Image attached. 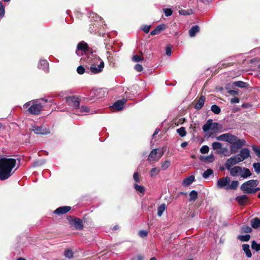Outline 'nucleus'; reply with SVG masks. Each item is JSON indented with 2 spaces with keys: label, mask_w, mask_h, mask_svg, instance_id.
<instances>
[{
  "label": "nucleus",
  "mask_w": 260,
  "mask_h": 260,
  "mask_svg": "<svg viewBox=\"0 0 260 260\" xmlns=\"http://www.w3.org/2000/svg\"><path fill=\"white\" fill-rule=\"evenodd\" d=\"M47 100L44 99L38 100L34 101H30L25 103L23 105L24 108H28L29 113L34 115H38L42 111L44 104Z\"/></svg>",
  "instance_id": "obj_3"
},
{
  "label": "nucleus",
  "mask_w": 260,
  "mask_h": 260,
  "mask_svg": "<svg viewBox=\"0 0 260 260\" xmlns=\"http://www.w3.org/2000/svg\"><path fill=\"white\" fill-rule=\"evenodd\" d=\"M209 151V148L207 145L203 146L200 149V152L202 154L207 153Z\"/></svg>",
  "instance_id": "obj_46"
},
{
  "label": "nucleus",
  "mask_w": 260,
  "mask_h": 260,
  "mask_svg": "<svg viewBox=\"0 0 260 260\" xmlns=\"http://www.w3.org/2000/svg\"><path fill=\"white\" fill-rule=\"evenodd\" d=\"M260 190V188L259 187H254L253 189V190H250V192H252V193H254L257 191H258V190Z\"/></svg>",
  "instance_id": "obj_58"
},
{
  "label": "nucleus",
  "mask_w": 260,
  "mask_h": 260,
  "mask_svg": "<svg viewBox=\"0 0 260 260\" xmlns=\"http://www.w3.org/2000/svg\"><path fill=\"white\" fill-rule=\"evenodd\" d=\"M239 99L238 98L234 97L231 99V103L232 104H236L239 103Z\"/></svg>",
  "instance_id": "obj_56"
},
{
  "label": "nucleus",
  "mask_w": 260,
  "mask_h": 260,
  "mask_svg": "<svg viewBox=\"0 0 260 260\" xmlns=\"http://www.w3.org/2000/svg\"><path fill=\"white\" fill-rule=\"evenodd\" d=\"M230 177L226 176L219 178L217 181V186L219 188H224L226 190H236L239 185L237 180L232 181L231 183Z\"/></svg>",
  "instance_id": "obj_4"
},
{
  "label": "nucleus",
  "mask_w": 260,
  "mask_h": 260,
  "mask_svg": "<svg viewBox=\"0 0 260 260\" xmlns=\"http://www.w3.org/2000/svg\"><path fill=\"white\" fill-rule=\"evenodd\" d=\"M242 231L244 233H250L252 231V229L248 225H244L242 227Z\"/></svg>",
  "instance_id": "obj_47"
},
{
  "label": "nucleus",
  "mask_w": 260,
  "mask_h": 260,
  "mask_svg": "<svg viewBox=\"0 0 260 260\" xmlns=\"http://www.w3.org/2000/svg\"><path fill=\"white\" fill-rule=\"evenodd\" d=\"M189 196V201H194L198 198V192L194 190H191Z\"/></svg>",
  "instance_id": "obj_31"
},
{
  "label": "nucleus",
  "mask_w": 260,
  "mask_h": 260,
  "mask_svg": "<svg viewBox=\"0 0 260 260\" xmlns=\"http://www.w3.org/2000/svg\"><path fill=\"white\" fill-rule=\"evenodd\" d=\"M237 155L239 156L241 161H242L250 156V151L248 148H243L240 151V153Z\"/></svg>",
  "instance_id": "obj_15"
},
{
  "label": "nucleus",
  "mask_w": 260,
  "mask_h": 260,
  "mask_svg": "<svg viewBox=\"0 0 260 260\" xmlns=\"http://www.w3.org/2000/svg\"><path fill=\"white\" fill-rule=\"evenodd\" d=\"M16 161L14 158H2L0 159V179L5 180L13 174L12 169L16 165Z\"/></svg>",
  "instance_id": "obj_1"
},
{
  "label": "nucleus",
  "mask_w": 260,
  "mask_h": 260,
  "mask_svg": "<svg viewBox=\"0 0 260 260\" xmlns=\"http://www.w3.org/2000/svg\"><path fill=\"white\" fill-rule=\"evenodd\" d=\"M149 260H156L155 257H151Z\"/></svg>",
  "instance_id": "obj_64"
},
{
  "label": "nucleus",
  "mask_w": 260,
  "mask_h": 260,
  "mask_svg": "<svg viewBox=\"0 0 260 260\" xmlns=\"http://www.w3.org/2000/svg\"><path fill=\"white\" fill-rule=\"evenodd\" d=\"M38 68L40 69H42L45 72L49 71V64L46 60H40L38 64Z\"/></svg>",
  "instance_id": "obj_19"
},
{
  "label": "nucleus",
  "mask_w": 260,
  "mask_h": 260,
  "mask_svg": "<svg viewBox=\"0 0 260 260\" xmlns=\"http://www.w3.org/2000/svg\"><path fill=\"white\" fill-rule=\"evenodd\" d=\"M164 151H159V149H153L148 155L147 160L149 161L156 162L162 157Z\"/></svg>",
  "instance_id": "obj_8"
},
{
  "label": "nucleus",
  "mask_w": 260,
  "mask_h": 260,
  "mask_svg": "<svg viewBox=\"0 0 260 260\" xmlns=\"http://www.w3.org/2000/svg\"><path fill=\"white\" fill-rule=\"evenodd\" d=\"M241 162L239 156L236 155L233 156L228 158L224 164L226 169H230L232 166L236 165Z\"/></svg>",
  "instance_id": "obj_10"
},
{
  "label": "nucleus",
  "mask_w": 260,
  "mask_h": 260,
  "mask_svg": "<svg viewBox=\"0 0 260 260\" xmlns=\"http://www.w3.org/2000/svg\"><path fill=\"white\" fill-rule=\"evenodd\" d=\"M134 69L137 72H141L143 70V67L141 64L138 63L134 66Z\"/></svg>",
  "instance_id": "obj_53"
},
{
  "label": "nucleus",
  "mask_w": 260,
  "mask_h": 260,
  "mask_svg": "<svg viewBox=\"0 0 260 260\" xmlns=\"http://www.w3.org/2000/svg\"><path fill=\"white\" fill-rule=\"evenodd\" d=\"M226 169L230 172V174L232 176L236 177L240 176L242 167L240 166H235L234 167L230 168V169Z\"/></svg>",
  "instance_id": "obj_16"
},
{
  "label": "nucleus",
  "mask_w": 260,
  "mask_h": 260,
  "mask_svg": "<svg viewBox=\"0 0 260 260\" xmlns=\"http://www.w3.org/2000/svg\"><path fill=\"white\" fill-rule=\"evenodd\" d=\"M71 208L70 206H62L57 208L54 211V213L57 215H61L68 212Z\"/></svg>",
  "instance_id": "obj_18"
},
{
  "label": "nucleus",
  "mask_w": 260,
  "mask_h": 260,
  "mask_svg": "<svg viewBox=\"0 0 260 260\" xmlns=\"http://www.w3.org/2000/svg\"><path fill=\"white\" fill-rule=\"evenodd\" d=\"M200 30V27L198 25H194L189 30V36L191 37H194L196 34Z\"/></svg>",
  "instance_id": "obj_26"
},
{
  "label": "nucleus",
  "mask_w": 260,
  "mask_h": 260,
  "mask_svg": "<svg viewBox=\"0 0 260 260\" xmlns=\"http://www.w3.org/2000/svg\"><path fill=\"white\" fill-rule=\"evenodd\" d=\"M212 147L213 150H217L219 154H224L225 152L228 151L227 148H222L221 144L218 142H213L212 144Z\"/></svg>",
  "instance_id": "obj_13"
},
{
  "label": "nucleus",
  "mask_w": 260,
  "mask_h": 260,
  "mask_svg": "<svg viewBox=\"0 0 260 260\" xmlns=\"http://www.w3.org/2000/svg\"><path fill=\"white\" fill-rule=\"evenodd\" d=\"M258 181L257 180H250L242 184L241 189L246 193H252L250 190H253L254 187H256L258 184Z\"/></svg>",
  "instance_id": "obj_6"
},
{
  "label": "nucleus",
  "mask_w": 260,
  "mask_h": 260,
  "mask_svg": "<svg viewBox=\"0 0 260 260\" xmlns=\"http://www.w3.org/2000/svg\"><path fill=\"white\" fill-rule=\"evenodd\" d=\"M91 52H92L90 51L87 43L84 42H81L78 44L77 50L76 51V53L78 56L83 55V53H84L88 58V55Z\"/></svg>",
  "instance_id": "obj_7"
},
{
  "label": "nucleus",
  "mask_w": 260,
  "mask_h": 260,
  "mask_svg": "<svg viewBox=\"0 0 260 260\" xmlns=\"http://www.w3.org/2000/svg\"><path fill=\"white\" fill-rule=\"evenodd\" d=\"M250 238V236L249 234H247L245 235H239L238 236V239L241 241L243 242H247L249 240Z\"/></svg>",
  "instance_id": "obj_37"
},
{
  "label": "nucleus",
  "mask_w": 260,
  "mask_h": 260,
  "mask_svg": "<svg viewBox=\"0 0 260 260\" xmlns=\"http://www.w3.org/2000/svg\"><path fill=\"white\" fill-rule=\"evenodd\" d=\"M148 235V232L146 230H141L139 232V235L141 238H145L147 237Z\"/></svg>",
  "instance_id": "obj_51"
},
{
  "label": "nucleus",
  "mask_w": 260,
  "mask_h": 260,
  "mask_svg": "<svg viewBox=\"0 0 260 260\" xmlns=\"http://www.w3.org/2000/svg\"><path fill=\"white\" fill-rule=\"evenodd\" d=\"M229 135V133L222 134V135L217 137L216 140H217L218 141H223L225 142H227Z\"/></svg>",
  "instance_id": "obj_35"
},
{
  "label": "nucleus",
  "mask_w": 260,
  "mask_h": 260,
  "mask_svg": "<svg viewBox=\"0 0 260 260\" xmlns=\"http://www.w3.org/2000/svg\"><path fill=\"white\" fill-rule=\"evenodd\" d=\"M188 145V143L186 142H184L183 143H181V146L182 147V148H185L187 145Z\"/></svg>",
  "instance_id": "obj_61"
},
{
  "label": "nucleus",
  "mask_w": 260,
  "mask_h": 260,
  "mask_svg": "<svg viewBox=\"0 0 260 260\" xmlns=\"http://www.w3.org/2000/svg\"><path fill=\"white\" fill-rule=\"evenodd\" d=\"M132 60L136 62H139L143 61L144 58L142 55L135 54L132 57Z\"/></svg>",
  "instance_id": "obj_34"
},
{
  "label": "nucleus",
  "mask_w": 260,
  "mask_h": 260,
  "mask_svg": "<svg viewBox=\"0 0 260 260\" xmlns=\"http://www.w3.org/2000/svg\"><path fill=\"white\" fill-rule=\"evenodd\" d=\"M133 187L137 193H140L142 195H143L145 193V188L143 186L135 183L133 184Z\"/></svg>",
  "instance_id": "obj_24"
},
{
  "label": "nucleus",
  "mask_w": 260,
  "mask_h": 260,
  "mask_svg": "<svg viewBox=\"0 0 260 260\" xmlns=\"http://www.w3.org/2000/svg\"><path fill=\"white\" fill-rule=\"evenodd\" d=\"M166 206L165 204H161L157 209V215L160 217L165 210H166Z\"/></svg>",
  "instance_id": "obj_33"
},
{
  "label": "nucleus",
  "mask_w": 260,
  "mask_h": 260,
  "mask_svg": "<svg viewBox=\"0 0 260 260\" xmlns=\"http://www.w3.org/2000/svg\"><path fill=\"white\" fill-rule=\"evenodd\" d=\"M79 112L82 115L86 114H93L96 113L95 110H91L89 107L86 106H82L81 107L78 108Z\"/></svg>",
  "instance_id": "obj_17"
},
{
  "label": "nucleus",
  "mask_w": 260,
  "mask_h": 260,
  "mask_svg": "<svg viewBox=\"0 0 260 260\" xmlns=\"http://www.w3.org/2000/svg\"><path fill=\"white\" fill-rule=\"evenodd\" d=\"M126 100L122 99L121 100H118L116 101L112 106L110 107V109L113 112L120 111L122 110L125 104Z\"/></svg>",
  "instance_id": "obj_12"
},
{
  "label": "nucleus",
  "mask_w": 260,
  "mask_h": 260,
  "mask_svg": "<svg viewBox=\"0 0 260 260\" xmlns=\"http://www.w3.org/2000/svg\"><path fill=\"white\" fill-rule=\"evenodd\" d=\"M171 161L169 160H165L164 162H162L161 165V170L165 171L170 166Z\"/></svg>",
  "instance_id": "obj_41"
},
{
  "label": "nucleus",
  "mask_w": 260,
  "mask_h": 260,
  "mask_svg": "<svg viewBox=\"0 0 260 260\" xmlns=\"http://www.w3.org/2000/svg\"><path fill=\"white\" fill-rule=\"evenodd\" d=\"M133 179L136 183L140 182L141 178L138 172L134 173L133 175Z\"/></svg>",
  "instance_id": "obj_44"
},
{
  "label": "nucleus",
  "mask_w": 260,
  "mask_h": 260,
  "mask_svg": "<svg viewBox=\"0 0 260 260\" xmlns=\"http://www.w3.org/2000/svg\"><path fill=\"white\" fill-rule=\"evenodd\" d=\"M150 27H151V25H144L143 26H142L141 29L145 33H148L149 32V30H150Z\"/></svg>",
  "instance_id": "obj_54"
},
{
  "label": "nucleus",
  "mask_w": 260,
  "mask_h": 260,
  "mask_svg": "<svg viewBox=\"0 0 260 260\" xmlns=\"http://www.w3.org/2000/svg\"><path fill=\"white\" fill-rule=\"evenodd\" d=\"M177 132L181 137H185L186 135V132L184 127H181L180 128H178L177 129Z\"/></svg>",
  "instance_id": "obj_36"
},
{
  "label": "nucleus",
  "mask_w": 260,
  "mask_h": 260,
  "mask_svg": "<svg viewBox=\"0 0 260 260\" xmlns=\"http://www.w3.org/2000/svg\"><path fill=\"white\" fill-rule=\"evenodd\" d=\"M211 111L215 114H218L221 111L219 107L216 105H213L211 107Z\"/></svg>",
  "instance_id": "obj_40"
},
{
  "label": "nucleus",
  "mask_w": 260,
  "mask_h": 260,
  "mask_svg": "<svg viewBox=\"0 0 260 260\" xmlns=\"http://www.w3.org/2000/svg\"><path fill=\"white\" fill-rule=\"evenodd\" d=\"M233 85L240 88H245L247 86V83L242 81H238L233 82Z\"/></svg>",
  "instance_id": "obj_32"
},
{
  "label": "nucleus",
  "mask_w": 260,
  "mask_h": 260,
  "mask_svg": "<svg viewBox=\"0 0 260 260\" xmlns=\"http://www.w3.org/2000/svg\"><path fill=\"white\" fill-rule=\"evenodd\" d=\"M73 224L77 230H82L83 228L82 221L79 218H75L73 221Z\"/></svg>",
  "instance_id": "obj_22"
},
{
  "label": "nucleus",
  "mask_w": 260,
  "mask_h": 260,
  "mask_svg": "<svg viewBox=\"0 0 260 260\" xmlns=\"http://www.w3.org/2000/svg\"><path fill=\"white\" fill-rule=\"evenodd\" d=\"M159 132V130L158 129H156L153 134V137H154L155 135H157Z\"/></svg>",
  "instance_id": "obj_62"
},
{
  "label": "nucleus",
  "mask_w": 260,
  "mask_h": 260,
  "mask_svg": "<svg viewBox=\"0 0 260 260\" xmlns=\"http://www.w3.org/2000/svg\"><path fill=\"white\" fill-rule=\"evenodd\" d=\"M160 169L159 168L154 167L150 170L149 175L151 177H155L160 172Z\"/></svg>",
  "instance_id": "obj_30"
},
{
  "label": "nucleus",
  "mask_w": 260,
  "mask_h": 260,
  "mask_svg": "<svg viewBox=\"0 0 260 260\" xmlns=\"http://www.w3.org/2000/svg\"><path fill=\"white\" fill-rule=\"evenodd\" d=\"M252 147L255 154L260 158V147L255 146H252Z\"/></svg>",
  "instance_id": "obj_48"
},
{
  "label": "nucleus",
  "mask_w": 260,
  "mask_h": 260,
  "mask_svg": "<svg viewBox=\"0 0 260 260\" xmlns=\"http://www.w3.org/2000/svg\"><path fill=\"white\" fill-rule=\"evenodd\" d=\"M217 124L216 122L213 123L212 120L209 119L206 123L203 125L202 129L204 132H207L210 129H214L216 128Z\"/></svg>",
  "instance_id": "obj_14"
},
{
  "label": "nucleus",
  "mask_w": 260,
  "mask_h": 260,
  "mask_svg": "<svg viewBox=\"0 0 260 260\" xmlns=\"http://www.w3.org/2000/svg\"><path fill=\"white\" fill-rule=\"evenodd\" d=\"M64 256L69 258H71L73 257L74 253L73 251L69 249H67L64 251Z\"/></svg>",
  "instance_id": "obj_42"
},
{
  "label": "nucleus",
  "mask_w": 260,
  "mask_h": 260,
  "mask_svg": "<svg viewBox=\"0 0 260 260\" xmlns=\"http://www.w3.org/2000/svg\"><path fill=\"white\" fill-rule=\"evenodd\" d=\"M87 62L90 64V71L94 74L101 73L105 66L104 62L93 52L88 55Z\"/></svg>",
  "instance_id": "obj_2"
},
{
  "label": "nucleus",
  "mask_w": 260,
  "mask_h": 260,
  "mask_svg": "<svg viewBox=\"0 0 260 260\" xmlns=\"http://www.w3.org/2000/svg\"><path fill=\"white\" fill-rule=\"evenodd\" d=\"M5 14V10L2 2H0V17H3Z\"/></svg>",
  "instance_id": "obj_55"
},
{
  "label": "nucleus",
  "mask_w": 260,
  "mask_h": 260,
  "mask_svg": "<svg viewBox=\"0 0 260 260\" xmlns=\"http://www.w3.org/2000/svg\"><path fill=\"white\" fill-rule=\"evenodd\" d=\"M251 175L250 171L246 168H242L240 176L243 178H247Z\"/></svg>",
  "instance_id": "obj_23"
},
{
  "label": "nucleus",
  "mask_w": 260,
  "mask_h": 260,
  "mask_svg": "<svg viewBox=\"0 0 260 260\" xmlns=\"http://www.w3.org/2000/svg\"><path fill=\"white\" fill-rule=\"evenodd\" d=\"M67 102L68 103L72 106L74 109H78L80 105L79 99L77 96H70L67 97Z\"/></svg>",
  "instance_id": "obj_11"
},
{
  "label": "nucleus",
  "mask_w": 260,
  "mask_h": 260,
  "mask_svg": "<svg viewBox=\"0 0 260 260\" xmlns=\"http://www.w3.org/2000/svg\"><path fill=\"white\" fill-rule=\"evenodd\" d=\"M227 142L233 145L231 149L232 154L236 153L237 149L245 145V144L244 139L240 140L236 136L233 135L230 133Z\"/></svg>",
  "instance_id": "obj_5"
},
{
  "label": "nucleus",
  "mask_w": 260,
  "mask_h": 260,
  "mask_svg": "<svg viewBox=\"0 0 260 260\" xmlns=\"http://www.w3.org/2000/svg\"><path fill=\"white\" fill-rule=\"evenodd\" d=\"M251 226L254 229H257L260 226V219L254 218L251 220Z\"/></svg>",
  "instance_id": "obj_27"
},
{
  "label": "nucleus",
  "mask_w": 260,
  "mask_h": 260,
  "mask_svg": "<svg viewBox=\"0 0 260 260\" xmlns=\"http://www.w3.org/2000/svg\"><path fill=\"white\" fill-rule=\"evenodd\" d=\"M195 180L194 176L193 175L189 176L184 179L183 181L182 184L184 186H188L192 184Z\"/></svg>",
  "instance_id": "obj_25"
},
{
  "label": "nucleus",
  "mask_w": 260,
  "mask_h": 260,
  "mask_svg": "<svg viewBox=\"0 0 260 260\" xmlns=\"http://www.w3.org/2000/svg\"><path fill=\"white\" fill-rule=\"evenodd\" d=\"M44 161H42L41 162H35L34 163L33 166L36 167V166H38L39 165H41L43 164H44Z\"/></svg>",
  "instance_id": "obj_60"
},
{
  "label": "nucleus",
  "mask_w": 260,
  "mask_h": 260,
  "mask_svg": "<svg viewBox=\"0 0 260 260\" xmlns=\"http://www.w3.org/2000/svg\"><path fill=\"white\" fill-rule=\"evenodd\" d=\"M32 131L36 134L47 135L50 133V130L44 125L35 124L32 126Z\"/></svg>",
  "instance_id": "obj_9"
},
{
  "label": "nucleus",
  "mask_w": 260,
  "mask_h": 260,
  "mask_svg": "<svg viewBox=\"0 0 260 260\" xmlns=\"http://www.w3.org/2000/svg\"><path fill=\"white\" fill-rule=\"evenodd\" d=\"M205 103V98L203 96H201L198 102L197 103L195 106V108L197 109H201Z\"/></svg>",
  "instance_id": "obj_29"
},
{
  "label": "nucleus",
  "mask_w": 260,
  "mask_h": 260,
  "mask_svg": "<svg viewBox=\"0 0 260 260\" xmlns=\"http://www.w3.org/2000/svg\"><path fill=\"white\" fill-rule=\"evenodd\" d=\"M166 26L165 24H160L157 25L155 29L150 32L151 35H155L159 34L161 31L165 29Z\"/></svg>",
  "instance_id": "obj_21"
},
{
  "label": "nucleus",
  "mask_w": 260,
  "mask_h": 260,
  "mask_svg": "<svg viewBox=\"0 0 260 260\" xmlns=\"http://www.w3.org/2000/svg\"><path fill=\"white\" fill-rule=\"evenodd\" d=\"M179 13L181 15H189L192 14L193 13L192 10L191 9H187V10H180L179 11Z\"/></svg>",
  "instance_id": "obj_39"
},
{
  "label": "nucleus",
  "mask_w": 260,
  "mask_h": 260,
  "mask_svg": "<svg viewBox=\"0 0 260 260\" xmlns=\"http://www.w3.org/2000/svg\"><path fill=\"white\" fill-rule=\"evenodd\" d=\"M242 248L245 254L248 257H250L252 256L251 251L249 249V245L247 244H243L242 245Z\"/></svg>",
  "instance_id": "obj_28"
},
{
  "label": "nucleus",
  "mask_w": 260,
  "mask_h": 260,
  "mask_svg": "<svg viewBox=\"0 0 260 260\" xmlns=\"http://www.w3.org/2000/svg\"><path fill=\"white\" fill-rule=\"evenodd\" d=\"M248 199L247 196L245 194L239 196L236 198V201L241 205L246 204Z\"/></svg>",
  "instance_id": "obj_20"
},
{
  "label": "nucleus",
  "mask_w": 260,
  "mask_h": 260,
  "mask_svg": "<svg viewBox=\"0 0 260 260\" xmlns=\"http://www.w3.org/2000/svg\"><path fill=\"white\" fill-rule=\"evenodd\" d=\"M253 167L255 172L257 174H259L260 173V163L259 162H254L253 164Z\"/></svg>",
  "instance_id": "obj_45"
},
{
  "label": "nucleus",
  "mask_w": 260,
  "mask_h": 260,
  "mask_svg": "<svg viewBox=\"0 0 260 260\" xmlns=\"http://www.w3.org/2000/svg\"><path fill=\"white\" fill-rule=\"evenodd\" d=\"M213 173V170L211 169H208L203 173L202 176L204 178L207 179Z\"/></svg>",
  "instance_id": "obj_38"
},
{
  "label": "nucleus",
  "mask_w": 260,
  "mask_h": 260,
  "mask_svg": "<svg viewBox=\"0 0 260 260\" xmlns=\"http://www.w3.org/2000/svg\"><path fill=\"white\" fill-rule=\"evenodd\" d=\"M164 12L165 13V16L167 17L170 16L173 13L172 10L171 9L168 8L164 9Z\"/></svg>",
  "instance_id": "obj_49"
},
{
  "label": "nucleus",
  "mask_w": 260,
  "mask_h": 260,
  "mask_svg": "<svg viewBox=\"0 0 260 260\" xmlns=\"http://www.w3.org/2000/svg\"><path fill=\"white\" fill-rule=\"evenodd\" d=\"M251 247L256 251H258L260 250V244H258L255 241H253L251 243Z\"/></svg>",
  "instance_id": "obj_43"
},
{
  "label": "nucleus",
  "mask_w": 260,
  "mask_h": 260,
  "mask_svg": "<svg viewBox=\"0 0 260 260\" xmlns=\"http://www.w3.org/2000/svg\"><path fill=\"white\" fill-rule=\"evenodd\" d=\"M77 72L78 74L82 75L85 73V68L82 66H79L77 69Z\"/></svg>",
  "instance_id": "obj_50"
},
{
  "label": "nucleus",
  "mask_w": 260,
  "mask_h": 260,
  "mask_svg": "<svg viewBox=\"0 0 260 260\" xmlns=\"http://www.w3.org/2000/svg\"><path fill=\"white\" fill-rule=\"evenodd\" d=\"M207 159L209 161V162H212L214 161V155L213 154H210V155H209L207 157Z\"/></svg>",
  "instance_id": "obj_57"
},
{
  "label": "nucleus",
  "mask_w": 260,
  "mask_h": 260,
  "mask_svg": "<svg viewBox=\"0 0 260 260\" xmlns=\"http://www.w3.org/2000/svg\"><path fill=\"white\" fill-rule=\"evenodd\" d=\"M229 93L232 95L238 94V91L234 90H231L229 91Z\"/></svg>",
  "instance_id": "obj_59"
},
{
  "label": "nucleus",
  "mask_w": 260,
  "mask_h": 260,
  "mask_svg": "<svg viewBox=\"0 0 260 260\" xmlns=\"http://www.w3.org/2000/svg\"><path fill=\"white\" fill-rule=\"evenodd\" d=\"M166 53L169 56H170L171 55L172 47L169 45H167V46L166 48Z\"/></svg>",
  "instance_id": "obj_52"
},
{
  "label": "nucleus",
  "mask_w": 260,
  "mask_h": 260,
  "mask_svg": "<svg viewBox=\"0 0 260 260\" xmlns=\"http://www.w3.org/2000/svg\"><path fill=\"white\" fill-rule=\"evenodd\" d=\"M17 260H26V259L23 257H19L17 259Z\"/></svg>",
  "instance_id": "obj_63"
}]
</instances>
